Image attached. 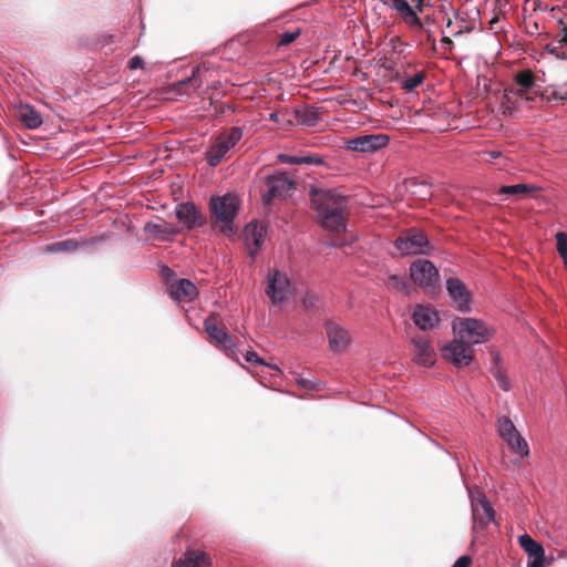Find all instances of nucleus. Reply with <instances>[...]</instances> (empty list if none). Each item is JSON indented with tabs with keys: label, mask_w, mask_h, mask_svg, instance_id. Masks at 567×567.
I'll list each match as a JSON object with an SVG mask.
<instances>
[{
	"label": "nucleus",
	"mask_w": 567,
	"mask_h": 567,
	"mask_svg": "<svg viewBox=\"0 0 567 567\" xmlns=\"http://www.w3.org/2000/svg\"><path fill=\"white\" fill-rule=\"evenodd\" d=\"M410 7L415 11V14L417 16V12H423L425 2L424 0H410Z\"/></svg>",
	"instance_id": "44"
},
{
	"label": "nucleus",
	"mask_w": 567,
	"mask_h": 567,
	"mask_svg": "<svg viewBox=\"0 0 567 567\" xmlns=\"http://www.w3.org/2000/svg\"><path fill=\"white\" fill-rule=\"evenodd\" d=\"M301 34L300 28L287 30L280 34L278 47H286L296 41Z\"/></svg>",
	"instance_id": "33"
},
{
	"label": "nucleus",
	"mask_w": 567,
	"mask_h": 567,
	"mask_svg": "<svg viewBox=\"0 0 567 567\" xmlns=\"http://www.w3.org/2000/svg\"><path fill=\"white\" fill-rule=\"evenodd\" d=\"M386 286L392 290H403L405 288V280L403 277L391 275L388 277Z\"/></svg>",
	"instance_id": "35"
},
{
	"label": "nucleus",
	"mask_w": 567,
	"mask_h": 567,
	"mask_svg": "<svg viewBox=\"0 0 567 567\" xmlns=\"http://www.w3.org/2000/svg\"><path fill=\"white\" fill-rule=\"evenodd\" d=\"M413 282L427 293H435L440 288V275L434 264L427 259H417L410 266Z\"/></svg>",
	"instance_id": "6"
},
{
	"label": "nucleus",
	"mask_w": 567,
	"mask_h": 567,
	"mask_svg": "<svg viewBox=\"0 0 567 567\" xmlns=\"http://www.w3.org/2000/svg\"><path fill=\"white\" fill-rule=\"evenodd\" d=\"M412 361L422 367H432L436 361V353L431 342L423 336H415L411 339Z\"/></svg>",
	"instance_id": "10"
},
{
	"label": "nucleus",
	"mask_w": 567,
	"mask_h": 567,
	"mask_svg": "<svg viewBox=\"0 0 567 567\" xmlns=\"http://www.w3.org/2000/svg\"><path fill=\"white\" fill-rule=\"evenodd\" d=\"M218 316L210 313L204 321V329L208 336V342L220 348L227 357L235 359L237 355L236 346L227 332L225 326L218 322Z\"/></svg>",
	"instance_id": "7"
},
{
	"label": "nucleus",
	"mask_w": 567,
	"mask_h": 567,
	"mask_svg": "<svg viewBox=\"0 0 567 567\" xmlns=\"http://www.w3.org/2000/svg\"><path fill=\"white\" fill-rule=\"evenodd\" d=\"M412 319L421 330H427L437 324L439 315L431 307L417 306L413 311Z\"/></svg>",
	"instance_id": "21"
},
{
	"label": "nucleus",
	"mask_w": 567,
	"mask_h": 567,
	"mask_svg": "<svg viewBox=\"0 0 567 567\" xmlns=\"http://www.w3.org/2000/svg\"><path fill=\"white\" fill-rule=\"evenodd\" d=\"M280 161L287 164L296 165V164H313L319 163V159H315L311 156H289V155H281Z\"/></svg>",
	"instance_id": "34"
},
{
	"label": "nucleus",
	"mask_w": 567,
	"mask_h": 567,
	"mask_svg": "<svg viewBox=\"0 0 567 567\" xmlns=\"http://www.w3.org/2000/svg\"><path fill=\"white\" fill-rule=\"evenodd\" d=\"M265 228L259 223H250L245 227V241L248 255L254 259L264 243Z\"/></svg>",
	"instance_id": "18"
},
{
	"label": "nucleus",
	"mask_w": 567,
	"mask_h": 567,
	"mask_svg": "<svg viewBox=\"0 0 567 567\" xmlns=\"http://www.w3.org/2000/svg\"><path fill=\"white\" fill-rule=\"evenodd\" d=\"M426 33V41L431 43L432 49L436 51V43H435V37L431 30H425Z\"/></svg>",
	"instance_id": "49"
},
{
	"label": "nucleus",
	"mask_w": 567,
	"mask_h": 567,
	"mask_svg": "<svg viewBox=\"0 0 567 567\" xmlns=\"http://www.w3.org/2000/svg\"><path fill=\"white\" fill-rule=\"evenodd\" d=\"M243 130L233 126L221 132L205 153L207 163L215 167L220 164L226 154L241 140Z\"/></svg>",
	"instance_id": "5"
},
{
	"label": "nucleus",
	"mask_w": 567,
	"mask_h": 567,
	"mask_svg": "<svg viewBox=\"0 0 567 567\" xmlns=\"http://www.w3.org/2000/svg\"><path fill=\"white\" fill-rule=\"evenodd\" d=\"M266 293L271 299L272 303L277 305L284 302L290 293V281L287 275L279 270H274V272L268 276Z\"/></svg>",
	"instance_id": "12"
},
{
	"label": "nucleus",
	"mask_w": 567,
	"mask_h": 567,
	"mask_svg": "<svg viewBox=\"0 0 567 567\" xmlns=\"http://www.w3.org/2000/svg\"><path fill=\"white\" fill-rule=\"evenodd\" d=\"M472 515L474 522V529L485 528L489 523L495 520V511L486 496L478 494L477 497L472 501Z\"/></svg>",
	"instance_id": "13"
},
{
	"label": "nucleus",
	"mask_w": 567,
	"mask_h": 567,
	"mask_svg": "<svg viewBox=\"0 0 567 567\" xmlns=\"http://www.w3.org/2000/svg\"><path fill=\"white\" fill-rule=\"evenodd\" d=\"M515 89H512L509 93L516 94L520 99L526 101H534L537 96V92L534 91L535 86V74L530 70H523L515 75Z\"/></svg>",
	"instance_id": "14"
},
{
	"label": "nucleus",
	"mask_w": 567,
	"mask_h": 567,
	"mask_svg": "<svg viewBox=\"0 0 567 567\" xmlns=\"http://www.w3.org/2000/svg\"><path fill=\"white\" fill-rule=\"evenodd\" d=\"M506 443L512 452L520 455L522 457H525L529 454L528 444L519 433L511 437L508 441H506Z\"/></svg>",
	"instance_id": "29"
},
{
	"label": "nucleus",
	"mask_w": 567,
	"mask_h": 567,
	"mask_svg": "<svg viewBox=\"0 0 567 567\" xmlns=\"http://www.w3.org/2000/svg\"><path fill=\"white\" fill-rule=\"evenodd\" d=\"M497 20H498V19H497V17H495V18H493V19L491 20V22H489V23L493 25L494 23H496V22H497Z\"/></svg>",
	"instance_id": "56"
},
{
	"label": "nucleus",
	"mask_w": 567,
	"mask_h": 567,
	"mask_svg": "<svg viewBox=\"0 0 567 567\" xmlns=\"http://www.w3.org/2000/svg\"><path fill=\"white\" fill-rule=\"evenodd\" d=\"M177 567H210L212 558L210 555L197 549H188L184 558L176 563Z\"/></svg>",
	"instance_id": "22"
},
{
	"label": "nucleus",
	"mask_w": 567,
	"mask_h": 567,
	"mask_svg": "<svg viewBox=\"0 0 567 567\" xmlns=\"http://www.w3.org/2000/svg\"><path fill=\"white\" fill-rule=\"evenodd\" d=\"M144 229L146 233L159 239H165L166 237L174 236L178 233L174 225L165 220H161L159 223H146Z\"/></svg>",
	"instance_id": "23"
},
{
	"label": "nucleus",
	"mask_w": 567,
	"mask_h": 567,
	"mask_svg": "<svg viewBox=\"0 0 567 567\" xmlns=\"http://www.w3.org/2000/svg\"><path fill=\"white\" fill-rule=\"evenodd\" d=\"M295 188V182L286 173L276 172L268 175L260 188L262 204L268 206L276 199H285L292 195Z\"/></svg>",
	"instance_id": "3"
},
{
	"label": "nucleus",
	"mask_w": 567,
	"mask_h": 567,
	"mask_svg": "<svg viewBox=\"0 0 567 567\" xmlns=\"http://www.w3.org/2000/svg\"><path fill=\"white\" fill-rule=\"evenodd\" d=\"M497 430L501 437L505 441H508L518 433L514 423L508 417H502L498 420Z\"/></svg>",
	"instance_id": "30"
},
{
	"label": "nucleus",
	"mask_w": 567,
	"mask_h": 567,
	"mask_svg": "<svg viewBox=\"0 0 567 567\" xmlns=\"http://www.w3.org/2000/svg\"><path fill=\"white\" fill-rule=\"evenodd\" d=\"M441 51L439 52L442 56L447 58L454 48V42L452 41L451 37L444 35L441 39Z\"/></svg>",
	"instance_id": "36"
},
{
	"label": "nucleus",
	"mask_w": 567,
	"mask_h": 567,
	"mask_svg": "<svg viewBox=\"0 0 567 567\" xmlns=\"http://www.w3.org/2000/svg\"><path fill=\"white\" fill-rule=\"evenodd\" d=\"M518 544L529 558H544L545 549L538 542L534 540L528 534L518 537Z\"/></svg>",
	"instance_id": "25"
},
{
	"label": "nucleus",
	"mask_w": 567,
	"mask_h": 567,
	"mask_svg": "<svg viewBox=\"0 0 567 567\" xmlns=\"http://www.w3.org/2000/svg\"><path fill=\"white\" fill-rule=\"evenodd\" d=\"M556 246L558 254H566L567 251V234L558 231L556 234Z\"/></svg>",
	"instance_id": "37"
},
{
	"label": "nucleus",
	"mask_w": 567,
	"mask_h": 567,
	"mask_svg": "<svg viewBox=\"0 0 567 567\" xmlns=\"http://www.w3.org/2000/svg\"><path fill=\"white\" fill-rule=\"evenodd\" d=\"M310 202L318 214L320 225L332 233L346 230L348 198L332 189L311 187Z\"/></svg>",
	"instance_id": "1"
},
{
	"label": "nucleus",
	"mask_w": 567,
	"mask_h": 567,
	"mask_svg": "<svg viewBox=\"0 0 567 567\" xmlns=\"http://www.w3.org/2000/svg\"><path fill=\"white\" fill-rule=\"evenodd\" d=\"M442 357L456 367H466L474 358L472 347L457 337L453 342L443 347Z\"/></svg>",
	"instance_id": "9"
},
{
	"label": "nucleus",
	"mask_w": 567,
	"mask_h": 567,
	"mask_svg": "<svg viewBox=\"0 0 567 567\" xmlns=\"http://www.w3.org/2000/svg\"><path fill=\"white\" fill-rule=\"evenodd\" d=\"M296 117L300 123L308 126H315L320 120L319 111L313 106L296 110Z\"/></svg>",
	"instance_id": "27"
},
{
	"label": "nucleus",
	"mask_w": 567,
	"mask_h": 567,
	"mask_svg": "<svg viewBox=\"0 0 567 567\" xmlns=\"http://www.w3.org/2000/svg\"><path fill=\"white\" fill-rule=\"evenodd\" d=\"M68 245H69V241L56 243L50 247V250H52V251L63 250L68 247Z\"/></svg>",
	"instance_id": "50"
},
{
	"label": "nucleus",
	"mask_w": 567,
	"mask_h": 567,
	"mask_svg": "<svg viewBox=\"0 0 567 567\" xmlns=\"http://www.w3.org/2000/svg\"><path fill=\"white\" fill-rule=\"evenodd\" d=\"M472 30H473V27L462 24L456 30L451 31V35L454 38H458L464 33L472 32Z\"/></svg>",
	"instance_id": "41"
},
{
	"label": "nucleus",
	"mask_w": 567,
	"mask_h": 567,
	"mask_svg": "<svg viewBox=\"0 0 567 567\" xmlns=\"http://www.w3.org/2000/svg\"><path fill=\"white\" fill-rule=\"evenodd\" d=\"M472 564V558L467 555L461 556L452 567H470Z\"/></svg>",
	"instance_id": "42"
},
{
	"label": "nucleus",
	"mask_w": 567,
	"mask_h": 567,
	"mask_svg": "<svg viewBox=\"0 0 567 567\" xmlns=\"http://www.w3.org/2000/svg\"><path fill=\"white\" fill-rule=\"evenodd\" d=\"M326 331L329 339V347L332 351H344L350 343L349 332L338 323L329 321L326 323Z\"/></svg>",
	"instance_id": "19"
},
{
	"label": "nucleus",
	"mask_w": 567,
	"mask_h": 567,
	"mask_svg": "<svg viewBox=\"0 0 567 567\" xmlns=\"http://www.w3.org/2000/svg\"><path fill=\"white\" fill-rule=\"evenodd\" d=\"M527 567H545V557L544 558H532L528 563Z\"/></svg>",
	"instance_id": "48"
},
{
	"label": "nucleus",
	"mask_w": 567,
	"mask_h": 567,
	"mask_svg": "<svg viewBox=\"0 0 567 567\" xmlns=\"http://www.w3.org/2000/svg\"><path fill=\"white\" fill-rule=\"evenodd\" d=\"M452 27H453V21H452L451 18H447V20H446V28L450 29Z\"/></svg>",
	"instance_id": "54"
},
{
	"label": "nucleus",
	"mask_w": 567,
	"mask_h": 567,
	"mask_svg": "<svg viewBox=\"0 0 567 567\" xmlns=\"http://www.w3.org/2000/svg\"><path fill=\"white\" fill-rule=\"evenodd\" d=\"M425 76L426 75L424 71H419L414 75L405 76L401 81V89L408 93L412 92L415 87H417L424 82Z\"/></svg>",
	"instance_id": "31"
},
{
	"label": "nucleus",
	"mask_w": 567,
	"mask_h": 567,
	"mask_svg": "<svg viewBox=\"0 0 567 567\" xmlns=\"http://www.w3.org/2000/svg\"><path fill=\"white\" fill-rule=\"evenodd\" d=\"M269 121L281 124L284 122V114L279 111H275L269 114Z\"/></svg>",
	"instance_id": "47"
},
{
	"label": "nucleus",
	"mask_w": 567,
	"mask_h": 567,
	"mask_svg": "<svg viewBox=\"0 0 567 567\" xmlns=\"http://www.w3.org/2000/svg\"><path fill=\"white\" fill-rule=\"evenodd\" d=\"M453 331L458 339L470 347L486 342L492 337V331L486 324L474 318H456L453 321Z\"/></svg>",
	"instance_id": "4"
},
{
	"label": "nucleus",
	"mask_w": 567,
	"mask_h": 567,
	"mask_svg": "<svg viewBox=\"0 0 567 567\" xmlns=\"http://www.w3.org/2000/svg\"><path fill=\"white\" fill-rule=\"evenodd\" d=\"M240 207L239 198L234 194L216 196L210 198V210L216 219V224H220V231L230 234L233 224Z\"/></svg>",
	"instance_id": "2"
},
{
	"label": "nucleus",
	"mask_w": 567,
	"mask_h": 567,
	"mask_svg": "<svg viewBox=\"0 0 567 567\" xmlns=\"http://www.w3.org/2000/svg\"><path fill=\"white\" fill-rule=\"evenodd\" d=\"M537 189V187L526 184L504 185L499 187L497 194L508 196H524Z\"/></svg>",
	"instance_id": "28"
},
{
	"label": "nucleus",
	"mask_w": 567,
	"mask_h": 567,
	"mask_svg": "<svg viewBox=\"0 0 567 567\" xmlns=\"http://www.w3.org/2000/svg\"><path fill=\"white\" fill-rule=\"evenodd\" d=\"M402 255H425L430 250V241L424 233L409 229L394 241Z\"/></svg>",
	"instance_id": "8"
},
{
	"label": "nucleus",
	"mask_w": 567,
	"mask_h": 567,
	"mask_svg": "<svg viewBox=\"0 0 567 567\" xmlns=\"http://www.w3.org/2000/svg\"><path fill=\"white\" fill-rule=\"evenodd\" d=\"M408 187L412 189L414 195H419L422 199H425L432 195L430 187L426 182H421L415 178L406 182Z\"/></svg>",
	"instance_id": "32"
},
{
	"label": "nucleus",
	"mask_w": 567,
	"mask_h": 567,
	"mask_svg": "<svg viewBox=\"0 0 567 567\" xmlns=\"http://www.w3.org/2000/svg\"><path fill=\"white\" fill-rule=\"evenodd\" d=\"M317 297L313 295H306L302 299V306L307 309L312 308L316 306Z\"/></svg>",
	"instance_id": "43"
},
{
	"label": "nucleus",
	"mask_w": 567,
	"mask_h": 567,
	"mask_svg": "<svg viewBox=\"0 0 567 567\" xmlns=\"http://www.w3.org/2000/svg\"><path fill=\"white\" fill-rule=\"evenodd\" d=\"M302 388L307 389V390H312L315 389V383L310 380H307V379H300L299 382H298Z\"/></svg>",
	"instance_id": "51"
},
{
	"label": "nucleus",
	"mask_w": 567,
	"mask_h": 567,
	"mask_svg": "<svg viewBox=\"0 0 567 567\" xmlns=\"http://www.w3.org/2000/svg\"><path fill=\"white\" fill-rule=\"evenodd\" d=\"M385 6L390 7L392 10L396 11L399 17L404 21V23L412 30L414 29H423V23L419 17H416L415 11L410 7V2L406 0H380Z\"/></svg>",
	"instance_id": "15"
},
{
	"label": "nucleus",
	"mask_w": 567,
	"mask_h": 567,
	"mask_svg": "<svg viewBox=\"0 0 567 567\" xmlns=\"http://www.w3.org/2000/svg\"><path fill=\"white\" fill-rule=\"evenodd\" d=\"M550 99L567 100V83L561 85L558 90L553 91Z\"/></svg>",
	"instance_id": "39"
},
{
	"label": "nucleus",
	"mask_w": 567,
	"mask_h": 567,
	"mask_svg": "<svg viewBox=\"0 0 567 567\" xmlns=\"http://www.w3.org/2000/svg\"><path fill=\"white\" fill-rule=\"evenodd\" d=\"M389 143V137L384 134L361 135L346 142L349 151L370 153L384 147Z\"/></svg>",
	"instance_id": "11"
},
{
	"label": "nucleus",
	"mask_w": 567,
	"mask_h": 567,
	"mask_svg": "<svg viewBox=\"0 0 567 567\" xmlns=\"http://www.w3.org/2000/svg\"><path fill=\"white\" fill-rule=\"evenodd\" d=\"M489 155H491L492 158H496V157H498L501 155V153H498V152H491Z\"/></svg>",
	"instance_id": "55"
},
{
	"label": "nucleus",
	"mask_w": 567,
	"mask_h": 567,
	"mask_svg": "<svg viewBox=\"0 0 567 567\" xmlns=\"http://www.w3.org/2000/svg\"><path fill=\"white\" fill-rule=\"evenodd\" d=\"M446 289L456 308L461 311H466L471 301V295L466 286L457 278H449L446 280Z\"/></svg>",
	"instance_id": "17"
},
{
	"label": "nucleus",
	"mask_w": 567,
	"mask_h": 567,
	"mask_svg": "<svg viewBox=\"0 0 567 567\" xmlns=\"http://www.w3.org/2000/svg\"><path fill=\"white\" fill-rule=\"evenodd\" d=\"M245 359L247 362H250V363H259V364H262V360L259 358V355L254 352V351H248L245 355Z\"/></svg>",
	"instance_id": "46"
},
{
	"label": "nucleus",
	"mask_w": 567,
	"mask_h": 567,
	"mask_svg": "<svg viewBox=\"0 0 567 567\" xmlns=\"http://www.w3.org/2000/svg\"><path fill=\"white\" fill-rule=\"evenodd\" d=\"M200 68L196 66L193 69L192 74L186 80L179 81L174 84V89L178 94H188L190 91H196L202 85L199 79Z\"/></svg>",
	"instance_id": "24"
},
{
	"label": "nucleus",
	"mask_w": 567,
	"mask_h": 567,
	"mask_svg": "<svg viewBox=\"0 0 567 567\" xmlns=\"http://www.w3.org/2000/svg\"><path fill=\"white\" fill-rule=\"evenodd\" d=\"M168 292L174 300L179 302H189L198 295L196 286L188 279L174 281L169 285Z\"/></svg>",
	"instance_id": "20"
},
{
	"label": "nucleus",
	"mask_w": 567,
	"mask_h": 567,
	"mask_svg": "<svg viewBox=\"0 0 567 567\" xmlns=\"http://www.w3.org/2000/svg\"><path fill=\"white\" fill-rule=\"evenodd\" d=\"M495 378L497 379L498 385L502 390L508 391L509 390V382L499 371H496L494 373Z\"/></svg>",
	"instance_id": "40"
},
{
	"label": "nucleus",
	"mask_w": 567,
	"mask_h": 567,
	"mask_svg": "<svg viewBox=\"0 0 567 567\" xmlns=\"http://www.w3.org/2000/svg\"><path fill=\"white\" fill-rule=\"evenodd\" d=\"M176 218L189 230L203 226L206 221L204 215L189 202L177 205Z\"/></svg>",
	"instance_id": "16"
},
{
	"label": "nucleus",
	"mask_w": 567,
	"mask_h": 567,
	"mask_svg": "<svg viewBox=\"0 0 567 567\" xmlns=\"http://www.w3.org/2000/svg\"><path fill=\"white\" fill-rule=\"evenodd\" d=\"M19 118L30 130L38 128L42 124L40 113L30 105H24L19 110Z\"/></svg>",
	"instance_id": "26"
},
{
	"label": "nucleus",
	"mask_w": 567,
	"mask_h": 567,
	"mask_svg": "<svg viewBox=\"0 0 567 567\" xmlns=\"http://www.w3.org/2000/svg\"><path fill=\"white\" fill-rule=\"evenodd\" d=\"M143 64H144L143 59H142L141 56H138V55H135V56H133V58L130 60V62H128V68H130L131 70H136V69H138V68H142V66H143Z\"/></svg>",
	"instance_id": "45"
},
{
	"label": "nucleus",
	"mask_w": 567,
	"mask_h": 567,
	"mask_svg": "<svg viewBox=\"0 0 567 567\" xmlns=\"http://www.w3.org/2000/svg\"><path fill=\"white\" fill-rule=\"evenodd\" d=\"M559 23L563 24L560 32L556 37V41L560 48L567 45V23L564 24L563 20H559Z\"/></svg>",
	"instance_id": "38"
},
{
	"label": "nucleus",
	"mask_w": 567,
	"mask_h": 567,
	"mask_svg": "<svg viewBox=\"0 0 567 567\" xmlns=\"http://www.w3.org/2000/svg\"><path fill=\"white\" fill-rule=\"evenodd\" d=\"M162 274H163L164 276H169V275L172 274V270H171V268H169V267H167V266H163V267H162Z\"/></svg>",
	"instance_id": "52"
},
{
	"label": "nucleus",
	"mask_w": 567,
	"mask_h": 567,
	"mask_svg": "<svg viewBox=\"0 0 567 567\" xmlns=\"http://www.w3.org/2000/svg\"><path fill=\"white\" fill-rule=\"evenodd\" d=\"M560 257L563 258L564 265L567 268V251H566V254H560Z\"/></svg>",
	"instance_id": "53"
}]
</instances>
